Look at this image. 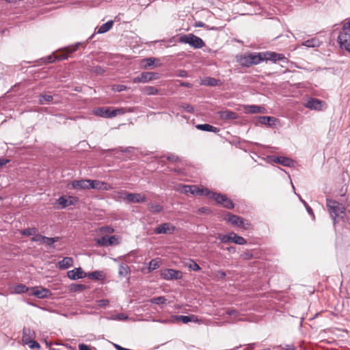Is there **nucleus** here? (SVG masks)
Listing matches in <instances>:
<instances>
[{
	"label": "nucleus",
	"instance_id": "1",
	"mask_svg": "<svg viewBox=\"0 0 350 350\" xmlns=\"http://www.w3.org/2000/svg\"><path fill=\"white\" fill-rule=\"evenodd\" d=\"M81 44V42H77L74 45L68 46L62 49L60 53L55 55L54 53L48 55L47 57H42L40 59L44 64L53 63L56 60H64L68 58L69 55L76 51L79 46Z\"/></svg>",
	"mask_w": 350,
	"mask_h": 350
},
{
	"label": "nucleus",
	"instance_id": "2",
	"mask_svg": "<svg viewBox=\"0 0 350 350\" xmlns=\"http://www.w3.org/2000/svg\"><path fill=\"white\" fill-rule=\"evenodd\" d=\"M326 206L327 211L335 222L337 218H343L345 213V208L336 200L329 198L326 199Z\"/></svg>",
	"mask_w": 350,
	"mask_h": 350
},
{
	"label": "nucleus",
	"instance_id": "3",
	"mask_svg": "<svg viewBox=\"0 0 350 350\" xmlns=\"http://www.w3.org/2000/svg\"><path fill=\"white\" fill-rule=\"evenodd\" d=\"M178 42L189 44L194 49H201L204 46V42L202 39L192 33L181 36L178 39Z\"/></svg>",
	"mask_w": 350,
	"mask_h": 350
},
{
	"label": "nucleus",
	"instance_id": "4",
	"mask_svg": "<svg viewBox=\"0 0 350 350\" xmlns=\"http://www.w3.org/2000/svg\"><path fill=\"white\" fill-rule=\"evenodd\" d=\"M217 239H219L221 242L224 243L230 242H232L238 245H245L247 243L245 239L237 234L234 232H230L228 234H219Z\"/></svg>",
	"mask_w": 350,
	"mask_h": 350
},
{
	"label": "nucleus",
	"instance_id": "5",
	"mask_svg": "<svg viewBox=\"0 0 350 350\" xmlns=\"http://www.w3.org/2000/svg\"><path fill=\"white\" fill-rule=\"evenodd\" d=\"M211 198L214 199L217 204H221L225 208L231 210L234 207L233 202L224 194L213 192Z\"/></svg>",
	"mask_w": 350,
	"mask_h": 350
},
{
	"label": "nucleus",
	"instance_id": "6",
	"mask_svg": "<svg viewBox=\"0 0 350 350\" xmlns=\"http://www.w3.org/2000/svg\"><path fill=\"white\" fill-rule=\"evenodd\" d=\"M226 215L228 216L227 221L232 225L241 227L245 230H247L250 227V223L245 219L230 213H227Z\"/></svg>",
	"mask_w": 350,
	"mask_h": 350
},
{
	"label": "nucleus",
	"instance_id": "7",
	"mask_svg": "<svg viewBox=\"0 0 350 350\" xmlns=\"http://www.w3.org/2000/svg\"><path fill=\"white\" fill-rule=\"evenodd\" d=\"M120 194L128 203H142L146 202L147 200L145 196L138 193H129L122 191Z\"/></svg>",
	"mask_w": 350,
	"mask_h": 350
},
{
	"label": "nucleus",
	"instance_id": "8",
	"mask_svg": "<svg viewBox=\"0 0 350 350\" xmlns=\"http://www.w3.org/2000/svg\"><path fill=\"white\" fill-rule=\"evenodd\" d=\"M159 78V74L157 72H143L139 76L134 77L132 79L133 83H147L153 79H157Z\"/></svg>",
	"mask_w": 350,
	"mask_h": 350
},
{
	"label": "nucleus",
	"instance_id": "9",
	"mask_svg": "<svg viewBox=\"0 0 350 350\" xmlns=\"http://www.w3.org/2000/svg\"><path fill=\"white\" fill-rule=\"evenodd\" d=\"M161 276L166 280H180L183 278V272L174 269H165L161 271Z\"/></svg>",
	"mask_w": 350,
	"mask_h": 350
},
{
	"label": "nucleus",
	"instance_id": "10",
	"mask_svg": "<svg viewBox=\"0 0 350 350\" xmlns=\"http://www.w3.org/2000/svg\"><path fill=\"white\" fill-rule=\"evenodd\" d=\"M29 295L35 296L38 299H45L51 297V292L46 288L33 286L31 288Z\"/></svg>",
	"mask_w": 350,
	"mask_h": 350
},
{
	"label": "nucleus",
	"instance_id": "11",
	"mask_svg": "<svg viewBox=\"0 0 350 350\" xmlns=\"http://www.w3.org/2000/svg\"><path fill=\"white\" fill-rule=\"evenodd\" d=\"M176 228L171 223L165 222L157 226L154 232L157 234H172L174 232Z\"/></svg>",
	"mask_w": 350,
	"mask_h": 350
},
{
	"label": "nucleus",
	"instance_id": "12",
	"mask_svg": "<svg viewBox=\"0 0 350 350\" xmlns=\"http://www.w3.org/2000/svg\"><path fill=\"white\" fill-rule=\"evenodd\" d=\"M308 109H323L327 107L325 102L315 98H310L304 104Z\"/></svg>",
	"mask_w": 350,
	"mask_h": 350
},
{
	"label": "nucleus",
	"instance_id": "13",
	"mask_svg": "<svg viewBox=\"0 0 350 350\" xmlns=\"http://www.w3.org/2000/svg\"><path fill=\"white\" fill-rule=\"evenodd\" d=\"M263 55L264 59L267 61H271L274 63L276 62H282L283 63L288 62V59L282 53L267 51L263 53Z\"/></svg>",
	"mask_w": 350,
	"mask_h": 350
},
{
	"label": "nucleus",
	"instance_id": "14",
	"mask_svg": "<svg viewBox=\"0 0 350 350\" xmlns=\"http://www.w3.org/2000/svg\"><path fill=\"white\" fill-rule=\"evenodd\" d=\"M90 179H81L72 181L68 185V189H89Z\"/></svg>",
	"mask_w": 350,
	"mask_h": 350
},
{
	"label": "nucleus",
	"instance_id": "15",
	"mask_svg": "<svg viewBox=\"0 0 350 350\" xmlns=\"http://www.w3.org/2000/svg\"><path fill=\"white\" fill-rule=\"evenodd\" d=\"M96 116L104 118H112L117 116L123 115L126 111H92Z\"/></svg>",
	"mask_w": 350,
	"mask_h": 350
},
{
	"label": "nucleus",
	"instance_id": "16",
	"mask_svg": "<svg viewBox=\"0 0 350 350\" xmlns=\"http://www.w3.org/2000/svg\"><path fill=\"white\" fill-rule=\"evenodd\" d=\"M78 202L77 197L69 196L68 198H66L64 196H60L57 200V203L61 206V208H65L70 205H75Z\"/></svg>",
	"mask_w": 350,
	"mask_h": 350
},
{
	"label": "nucleus",
	"instance_id": "17",
	"mask_svg": "<svg viewBox=\"0 0 350 350\" xmlns=\"http://www.w3.org/2000/svg\"><path fill=\"white\" fill-rule=\"evenodd\" d=\"M270 160L275 163H280L283 166L286 167H291L294 165V161L291 159H289L288 157H276V156H271L269 157Z\"/></svg>",
	"mask_w": 350,
	"mask_h": 350
},
{
	"label": "nucleus",
	"instance_id": "18",
	"mask_svg": "<svg viewBox=\"0 0 350 350\" xmlns=\"http://www.w3.org/2000/svg\"><path fill=\"white\" fill-rule=\"evenodd\" d=\"M67 275L70 280H76L85 278L86 273L82 269L81 267H78L68 271L67 272Z\"/></svg>",
	"mask_w": 350,
	"mask_h": 350
},
{
	"label": "nucleus",
	"instance_id": "19",
	"mask_svg": "<svg viewBox=\"0 0 350 350\" xmlns=\"http://www.w3.org/2000/svg\"><path fill=\"white\" fill-rule=\"evenodd\" d=\"M277 121V118L272 116H259L257 118L258 124H264L270 127L274 126Z\"/></svg>",
	"mask_w": 350,
	"mask_h": 350
},
{
	"label": "nucleus",
	"instance_id": "20",
	"mask_svg": "<svg viewBox=\"0 0 350 350\" xmlns=\"http://www.w3.org/2000/svg\"><path fill=\"white\" fill-rule=\"evenodd\" d=\"M220 118L226 121H234L239 118V116L233 111H218Z\"/></svg>",
	"mask_w": 350,
	"mask_h": 350
},
{
	"label": "nucleus",
	"instance_id": "21",
	"mask_svg": "<svg viewBox=\"0 0 350 350\" xmlns=\"http://www.w3.org/2000/svg\"><path fill=\"white\" fill-rule=\"evenodd\" d=\"M38 102L40 105H49L53 103V96L50 92H44L38 96Z\"/></svg>",
	"mask_w": 350,
	"mask_h": 350
},
{
	"label": "nucleus",
	"instance_id": "22",
	"mask_svg": "<svg viewBox=\"0 0 350 350\" xmlns=\"http://www.w3.org/2000/svg\"><path fill=\"white\" fill-rule=\"evenodd\" d=\"M175 320L178 321H181L183 323H187L189 322H198V319L195 315H175L173 317Z\"/></svg>",
	"mask_w": 350,
	"mask_h": 350
},
{
	"label": "nucleus",
	"instance_id": "23",
	"mask_svg": "<svg viewBox=\"0 0 350 350\" xmlns=\"http://www.w3.org/2000/svg\"><path fill=\"white\" fill-rule=\"evenodd\" d=\"M196 128L200 131L213 132L215 133L219 131V128L213 126L209 124H199L196 125Z\"/></svg>",
	"mask_w": 350,
	"mask_h": 350
},
{
	"label": "nucleus",
	"instance_id": "24",
	"mask_svg": "<svg viewBox=\"0 0 350 350\" xmlns=\"http://www.w3.org/2000/svg\"><path fill=\"white\" fill-rule=\"evenodd\" d=\"M73 263V259L71 257H64L62 260L58 262V268L62 270L66 269L71 267Z\"/></svg>",
	"mask_w": 350,
	"mask_h": 350
},
{
	"label": "nucleus",
	"instance_id": "25",
	"mask_svg": "<svg viewBox=\"0 0 350 350\" xmlns=\"http://www.w3.org/2000/svg\"><path fill=\"white\" fill-rule=\"evenodd\" d=\"M251 59L252 65H256L261 62L264 59L263 53H249Z\"/></svg>",
	"mask_w": 350,
	"mask_h": 350
},
{
	"label": "nucleus",
	"instance_id": "26",
	"mask_svg": "<svg viewBox=\"0 0 350 350\" xmlns=\"http://www.w3.org/2000/svg\"><path fill=\"white\" fill-rule=\"evenodd\" d=\"M348 31H350L345 30L343 28L342 30L340 31L337 39L339 45L344 44V42H347V41L350 40V33Z\"/></svg>",
	"mask_w": 350,
	"mask_h": 350
},
{
	"label": "nucleus",
	"instance_id": "27",
	"mask_svg": "<svg viewBox=\"0 0 350 350\" xmlns=\"http://www.w3.org/2000/svg\"><path fill=\"white\" fill-rule=\"evenodd\" d=\"M86 277L92 280H103L105 279V275L101 271H94L86 273Z\"/></svg>",
	"mask_w": 350,
	"mask_h": 350
},
{
	"label": "nucleus",
	"instance_id": "28",
	"mask_svg": "<svg viewBox=\"0 0 350 350\" xmlns=\"http://www.w3.org/2000/svg\"><path fill=\"white\" fill-rule=\"evenodd\" d=\"M169 116H171L170 114H167L164 112H150L149 114L147 115V118L150 121H152L153 120H159L162 118H166Z\"/></svg>",
	"mask_w": 350,
	"mask_h": 350
},
{
	"label": "nucleus",
	"instance_id": "29",
	"mask_svg": "<svg viewBox=\"0 0 350 350\" xmlns=\"http://www.w3.org/2000/svg\"><path fill=\"white\" fill-rule=\"evenodd\" d=\"M113 25V21L112 20L108 21L107 23L103 24L100 27H96L97 33H105L111 29Z\"/></svg>",
	"mask_w": 350,
	"mask_h": 350
},
{
	"label": "nucleus",
	"instance_id": "30",
	"mask_svg": "<svg viewBox=\"0 0 350 350\" xmlns=\"http://www.w3.org/2000/svg\"><path fill=\"white\" fill-rule=\"evenodd\" d=\"M240 65L243 67H250L252 66L251 59L249 54L240 56L237 59Z\"/></svg>",
	"mask_w": 350,
	"mask_h": 350
},
{
	"label": "nucleus",
	"instance_id": "31",
	"mask_svg": "<svg viewBox=\"0 0 350 350\" xmlns=\"http://www.w3.org/2000/svg\"><path fill=\"white\" fill-rule=\"evenodd\" d=\"M34 332L32 331L29 327H24L23 329V340L25 341L26 343L28 342L29 340H31L33 337Z\"/></svg>",
	"mask_w": 350,
	"mask_h": 350
},
{
	"label": "nucleus",
	"instance_id": "32",
	"mask_svg": "<svg viewBox=\"0 0 350 350\" xmlns=\"http://www.w3.org/2000/svg\"><path fill=\"white\" fill-rule=\"evenodd\" d=\"M147 206L148 210L153 214L160 213L163 210V207L159 204L148 203Z\"/></svg>",
	"mask_w": 350,
	"mask_h": 350
},
{
	"label": "nucleus",
	"instance_id": "33",
	"mask_svg": "<svg viewBox=\"0 0 350 350\" xmlns=\"http://www.w3.org/2000/svg\"><path fill=\"white\" fill-rule=\"evenodd\" d=\"M31 288H29L25 284H20L14 287V293L16 294L27 293H30Z\"/></svg>",
	"mask_w": 350,
	"mask_h": 350
},
{
	"label": "nucleus",
	"instance_id": "34",
	"mask_svg": "<svg viewBox=\"0 0 350 350\" xmlns=\"http://www.w3.org/2000/svg\"><path fill=\"white\" fill-rule=\"evenodd\" d=\"M60 239L59 237H45L44 240L43 241V243H45L46 245L49 246L50 247L55 248L54 243L59 241Z\"/></svg>",
	"mask_w": 350,
	"mask_h": 350
},
{
	"label": "nucleus",
	"instance_id": "35",
	"mask_svg": "<svg viewBox=\"0 0 350 350\" xmlns=\"http://www.w3.org/2000/svg\"><path fill=\"white\" fill-rule=\"evenodd\" d=\"M130 272V267L124 263L119 265L118 274L120 277H126Z\"/></svg>",
	"mask_w": 350,
	"mask_h": 350
},
{
	"label": "nucleus",
	"instance_id": "36",
	"mask_svg": "<svg viewBox=\"0 0 350 350\" xmlns=\"http://www.w3.org/2000/svg\"><path fill=\"white\" fill-rule=\"evenodd\" d=\"M38 232L37 228H27L20 231L21 235L24 237H30L36 234Z\"/></svg>",
	"mask_w": 350,
	"mask_h": 350
},
{
	"label": "nucleus",
	"instance_id": "37",
	"mask_svg": "<svg viewBox=\"0 0 350 350\" xmlns=\"http://www.w3.org/2000/svg\"><path fill=\"white\" fill-rule=\"evenodd\" d=\"M134 150H135V148L133 146H129V147H126V148H124L122 146H119L118 148L109 150V151L121 152L123 153H132Z\"/></svg>",
	"mask_w": 350,
	"mask_h": 350
},
{
	"label": "nucleus",
	"instance_id": "38",
	"mask_svg": "<svg viewBox=\"0 0 350 350\" xmlns=\"http://www.w3.org/2000/svg\"><path fill=\"white\" fill-rule=\"evenodd\" d=\"M185 266H187L190 270H193L195 271H198L201 270V267L197 264L193 260L189 259V262L186 263Z\"/></svg>",
	"mask_w": 350,
	"mask_h": 350
},
{
	"label": "nucleus",
	"instance_id": "39",
	"mask_svg": "<svg viewBox=\"0 0 350 350\" xmlns=\"http://www.w3.org/2000/svg\"><path fill=\"white\" fill-rule=\"evenodd\" d=\"M143 92L146 95H156L158 93V90L153 86H146L143 89Z\"/></svg>",
	"mask_w": 350,
	"mask_h": 350
},
{
	"label": "nucleus",
	"instance_id": "40",
	"mask_svg": "<svg viewBox=\"0 0 350 350\" xmlns=\"http://www.w3.org/2000/svg\"><path fill=\"white\" fill-rule=\"evenodd\" d=\"M302 45L307 47L314 48L319 46V41L315 38H312L304 42Z\"/></svg>",
	"mask_w": 350,
	"mask_h": 350
},
{
	"label": "nucleus",
	"instance_id": "41",
	"mask_svg": "<svg viewBox=\"0 0 350 350\" xmlns=\"http://www.w3.org/2000/svg\"><path fill=\"white\" fill-rule=\"evenodd\" d=\"M167 299L164 296L154 297L150 299L151 303L157 305L165 304Z\"/></svg>",
	"mask_w": 350,
	"mask_h": 350
},
{
	"label": "nucleus",
	"instance_id": "42",
	"mask_svg": "<svg viewBox=\"0 0 350 350\" xmlns=\"http://www.w3.org/2000/svg\"><path fill=\"white\" fill-rule=\"evenodd\" d=\"M102 185V181L98 180H91L90 179L89 183V189H94L100 190V185Z\"/></svg>",
	"mask_w": 350,
	"mask_h": 350
},
{
	"label": "nucleus",
	"instance_id": "43",
	"mask_svg": "<svg viewBox=\"0 0 350 350\" xmlns=\"http://www.w3.org/2000/svg\"><path fill=\"white\" fill-rule=\"evenodd\" d=\"M85 288L86 286L81 284H72L70 286V289L72 292H80L85 290Z\"/></svg>",
	"mask_w": 350,
	"mask_h": 350
},
{
	"label": "nucleus",
	"instance_id": "44",
	"mask_svg": "<svg viewBox=\"0 0 350 350\" xmlns=\"http://www.w3.org/2000/svg\"><path fill=\"white\" fill-rule=\"evenodd\" d=\"M195 189V185H181V189L179 190L180 193H185V194H191L192 189Z\"/></svg>",
	"mask_w": 350,
	"mask_h": 350
},
{
	"label": "nucleus",
	"instance_id": "45",
	"mask_svg": "<svg viewBox=\"0 0 350 350\" xmlns=\"http://www.w3.org/2000/svg\"><path fill=\"white\" fill-rule=\"evenodd\" d=\"M108 245H117L120 243L118 237L116 235L108 236L107 238Z\"/></svg>",
	"mask_w": 350,
	"mask_h": 350
},
{
	"label": "nucleus",
	"instance_id": "46",
	"mask_svg": "<svg viewBox=\"0 0 350 350\" xmlns=\"http://www.w3.org/2000/svg\"><path fill=\"white\" fill-rule=\"evenodd\" d=\"M159 267V262L157 261L155 259H153L150 261L149 265H148V271L149 272H151Z\"/></svg>",
	"mask_w": 350,
	"mask_h": 350
},
{
	"label": "nucleus",
	"instance_id": "47",
	"mask_svg": "<svg viewBox=\"0 0 350 350\" xmlns=\"http://www.w3.org/2000/svg\"><path fill=\"white\" fill-rule=\"evenodd\" d=\"M204 84L210 86H215L218 84V80L212 77H206L204 81Z\"/></svg>",
	"mask_w": 350,
	"mask_h": 350
},
{
	"label": "nucleus",
	"instance_id": "48",
	"mask_svg": "<svg viewBox=\"0 0 350 350\" xmlns=\"http://www.w3.org/2000/svg\"><path fill=\"white\" fill-rule=\"evenodd\" d=\"M107 238L108 235H105L101 238L96 239V244L99 246H108Z\"/></svg>",
	"mask_w": 350,
	"mask_h": 350
},
{
	"label": "nucleus",
	"instance_id": "49",
	"mask_svg": "<svg viewBox=\"0 0 350 350\" xmlns=\"http://www.w3.org/2000/svg\"><path fill=\"white\" fill-rule=\"evenodd\" d=\"M127 89V87L124 85L116 84L112 87V90L116 92H120Z\"/></svg>",
	"mask_w": 350,
	"mask_h": 350
},
{
	"label": "nucleus",
	"instance_id": "50",
	"mask_svg": "<svg viewBox=\"0 0 350 350\" xmlns=\"http://www.w3.org/2000/svg\"><path fill=\"white\" fill-rule=\"evenodd\" d=\"M45 236L42 235L40 234H38V232L36 233V234L33 235V237L31 238V241L33 242H40L42 243L44 240Z\"/></svg>",
	"mask_w": 350,
	"mask_h": 350
},
{
	"label": "nucleus",
	"instance_id": "51",
	"mask_svg": "<svg viewBox=\"0 0 350 350\" xmlns=\"http://www.w3.org/2000/svg\"><path fill=\"white\" fill-rule=\"evenodd\" d=\"M274 349L278 350H295V347L291 345L275 346Z\"/></svg>",
	"mask_w": 350,
	"mask_h": 350
},
{
	"label": "nucleus",
	"instance_id": "52",
	"mask_svg": "<svg viewBox=\"0 0 350 350\" xmlns=\"http://www.w3.org/2000/svg\"><path fill=\"white\" fill-rule=\"evenodd\" d=\"M97 306L100 308H106L109 304V301L108 299H98L96 301Z\"/></svg>",
	"mask_w": 350,
	"mask_h": 350
},
{
	"label": "nucleus",
	"instance_id": "53",
	"mask_svg": "<svg viewBox=\"0 0 350 350\" xmlns=\"http://www.w3.org/2000/svg\"><path fill=\"white\" fill-rule=\"evenodd\" d=\"M254 255L251 252L247 251L241 254V258L243 260H247L253 258Z\"/></svg>",
	"mask_w": 350,
	"mask_h": 350
},
{
	"label": "nucleus",
	"instance_id": "54",
	"mask_svg": "<svg viewBox=\"0 0 350 350\" xmlns=\"http://www.w3.org/2000/svg\"><path fill=\"white\" fill-rule=\"evenodd\" d=\"M156 59L154 57H148L144 59V62H146V64L144 66L145 68H147L149 66L154 65Z\"/></svg>",
	"mask_w": 350,
	"mask_h": 350
},
{
	"label": "nucleus",
	"instance_id": "55",
	"mask_svg": "<svg viewBox=\"0 0 350 350\" xmlns=\"http://www.w3.org/2000/svg\"><path fill=\"white\" fill-rule=\"evenodd\" d=\"M176 76L182 77V78H186L189 76L188 72L185 70H178L176 72Z\"/></svg>",
	"mask_w": 350,
	"mask_h": 350
},
{
	"label": "nucleus",
	"instance_id": "56",
	"mask_svg": "<svg viewBox=\"0 0 350 350\" xmlns=\"http://www.w3.org/2000/svg\"><path fill=\"white\" fill-rule=\"evenodd\" d=\"M167 159L170 162H178L180 161V159L178 156L174 154H168L167 156Z\"/></svg>",
	"mask_w": 350,
	"mask_h": 350
},
{
	"label": "nucleus",
	"instance_id": "57",
	"mask_svg": "<svg viewBox=\"0 0 350 350\" xmlns=\"http://www.w3.org/2000/svg\"><path fill=\"white\" fill-rule=\"evenodd\" d=\"M55 116V121L57 122L59 124L61 123H65V120H67V118L62 115L57 116L56 114L53 115Z\"/></svg>",
	"mask_w": 350,
	"mask_h": 350
},
{
	"label": "nucleus",
	"instance_id": "58",
	"mask_svg": "<svg viewBox=\"0 0 350 350\" xmlns=\"http://www.w3.org/2000/svg\"><path fill=\"white\" fill-rule=\"evenodd\" d=\"M226 313L228 315L234 316V317H237L239 315V312L237 310L233 309V308H228L226 310Z\"/></svg>",
	"mask_w": 350,
	"mask_h": 350
},
{
	"label": "nucleus",
	"instance_id": "59",
	"mask_svg": "<svg viewBox=\"0 0 350 350\" xmlns=\"http://www.w3.org/2000/svg\"><path fill=\"white\" fill-rule=\"evenodd\" d=\"M28 342H29V347L31 349H38L40 347V344L36 340H30Z\"/></svg>",
	"mask_w": 350,
	"mask_h": 350
},
{
	"label": "nucleus",
	"instance_id": "60",
	"mask_svg": "<svg viewBox=\"0 0 350 350\" xmlns=\"http://www.w3.org/2000/svg\"><path fill=\"white\" fill-rule=\"evenodd\" d=\"M198 211L202 214H209L211 213V209L208 207L203 206L199 208Z\"/></svg>",
	"mask_w": 350,
	"mask_h": 350
},
{
	"label": "nucleus",
	"instance_id": "61",
	"mask_svg": "<svg viewBox=\"0 0 350 350\" xmlns=\"http://www.w3.org/2000/svg\"><path fill=\"white\" fill-rule=\"evenodd\" d=\"M111 188L112 187L109 184L102 181V185H100V190L108 191L110 190Z\"/></svg>",
	"mask_w": 350,
	"mask_h": 350
},
{
	"label": "nucleus",
	"instance_id": "62",
	"mask_svg": "<svg viewBox=\"0 0 350 350\" xmlns=\"http://www.w3.org/2000/svg\"><path fill=\"white\" fill-rule=\"evenodd\" d=\"M203 191L201 190V189L198 188V186L195 185V189H192V195H196V196H202V193Z\"/></svg>",
	"mask_w": 350,
	"mask_h": 350
},
{
	"label": "nucleus",
	"instance_id": "63",
	"mask_svg": "<svg viewBox=\"0 0 350 350\" xmlns=\"http://www.w3.org/2000/svg\"><path fill=\"white\" fill-rule=\"evenodd\" d=\"M340 47L345 49L346 51L350 53V40L347 41V42H344V44L340 45Z\"/></svg>",
	"mask_w": 350,
	"mask_h": 350
},
{
	"label": "nucleus",
	"instance_id": "64",
	"mask_svg": "<svg viewBox=\"0 0 350 350\" xmlns=\"http://www.w3.org/2000/svg\"><path fill=\"white\" fill-rule=\"evenodd\" d=\"M104 72H105V70L102 67H100L99 66L94 67V72H96V74L102 75L104 73Z\"/></svg>",
	"mask_w": 350,
	"mask_h": 350
}]
</instances>
